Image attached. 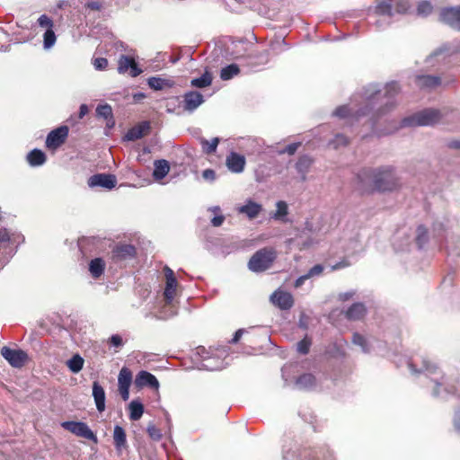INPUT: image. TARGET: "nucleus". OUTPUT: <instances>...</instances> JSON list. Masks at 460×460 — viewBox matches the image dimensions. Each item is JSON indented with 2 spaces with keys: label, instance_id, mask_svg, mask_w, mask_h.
Here are the masks:
<instances>
[{
  "label": "nucleus",
  "instance_id": "052dcab7",
  "mask_svg": "<svg viewBox=\"0 0 460 460\" xmlns=\"http://www.w3.org/2000/svg\"><path fill=\"white\" fill-rule=\"evenodd\" d=\"M203 177L206 179H214L215 172L211 169H207L203 172Z\"/></svg>",
  "mask_w": 460,
  "mask_h": 460
},
{
  "label": "nucleus",
  "instance_id": "2eb2a0df",
  "mask_svg": "<svg viewBox=\"0 0 460 460\" xmlns=\"http://www.w3.org/2000/svg\"><path fill=\"white\" fill-rule=\"evenodd\" d=\"M270 300L277 307L281 310H289L294 305L293 296L287 291L276 290L271 296Z\"/></svg>",
  "mask_w": 460,
  "mask_h": 460
},
{
  "label": "nucleus",
  "instance_id": "bb28decb",
  "mask_svg": "<svg viewBox=\"0 0 460 460\" xmlns=\"http://www.w3.org/2000/svg\"><path fill=\"white\" fill-rule=\"evenodd\" d=\"M316 384L315 376L313 374L305 373L299 376L296 380V385L299 389L307 390L313 388Z\"/></svg>",
  "mask_w": 460,
  "mask_h": 460
},
{
  "label": "nucleus",
  "instance_id": "c9c22d12",
  "mask_svg": "<svg viewBox=\"0 0 460 460\" xmlns=\"http://www.w3.org/2000/svg\"><path fill=\"white\" fill-rule=\"evenodd\" d=\"M219 141L220 140L218 137H214L210 141H208L205 138H202L200 140V144H201L203 152L207 155H211V154L215 153L217 150V147L219 144Z\"/></svg>",
  "mask_w": 460,
  "mask_h": 460
},
{
  "label": "nucleus",
  "instance_id": "9b49d317",
  "mask_svg": "<svg viewBox=\"0 0 460 460\" xmlns=\"http://www.w3.org/2000/svg\"><path fill=\"white\" fill-rule=\"evenodd\" d=\"M164 274L166 279V285L164 291V296L166 304H171L176 295L177 279L174 276V272L169 267H164Z\"/></svg>",
  "mask_w": 460,
  "mask_h": 460
},
{
  "label": "nucleus",
  "instance_id": "c85d7f7f",
  "mask_svg": "<svg viewBox=\"0 0 460 460\" xmlns=\"http://www.w3.org/2000/svg\"><path fill=\"white\" fill-rule=\"evenodd\" d=\"M366 314V307L361 303L353 304L346 312V317L349 320H359Z\"/></svg>",
  "mask_w": 460,
  "mask_h": 460
},
{
  "label": "nucleus",
  "instance_id": "e433bc0d",
  "mask_svg": "<svg viewBox=\"0 0 460 460\" xmlns=\"http://www.w3.org/2000/svg\"><path fill=\"white\" fill-rule=\"evenodd\" d=\"M416 243L419 248H422L423 245L428 242V229L424 226H419L417 227Z\"/></svg>",
  "mask_w": 460,
  "mask_h": 460
},
{
  "label": "nucleus",
  "instance_id": "72a5a7b5",
  "mask_svg": "<svg viewBox=\"0 0 460 460\" xmlns=\"http://www.w3.org/2000/svg\"><path fill=\"white\" fill-rule=\"evenodd\" d=\"M376 13L380 15H392L391 0H377L375 7Z\"/></svg>",
  "mask_w": 460,
  "mask_h": 460
},
{
  "label": "nucleus",
  "instance_id": "79ce46f5",
  "mask_svg": "<svg viewBox=\"0 0 460 460\" xmlns=\"http://www.w3.org/2000/svg\"><path fill=\"white\" fill-rule=\"evenodd\" d=\"M352 341L354 344L360 346L365 352L368 351L367 347V341L365 337L358 332L353 334Z\"/></svg>",
  "mask_w": 460,
  "mask_h": 460
},
{
  "label": "nucleus",
  "instance_id": "4be33fe9",
  "mask_svg": "<svg viewBox=\"0 0 460 460\" xmlns=\"http://www.w3.org/2000/svg\"><path fill=\"white\" fill-rule=\"evenodd\" d=\"M150 129L148 122H143L136 127L131 128L128 130L125 138L127 140L134 141L145 137Z\"/></svg>",
  "mask_w": 460,
  "mask_h": 460
},
{
  "label": "nucleus",
  "instance_id": "6e6552de",
  "mask_svg": "<svg viewBox=\"0 0 460 460\" xmlns=\"http://www.w3.org/2000/svg\"><path fill=\"white\" fill-rule=\"evenodd\" d=\"M38 24L40 27L46 29V31L43 35V45L45 49H50L54 46L57 37L53 31L54 22L46 14H42L38 19Z\"/></svg>",
  "mask_w": 460,
  "mask_h": 460
},
{
  "label": "nucleus",
  "instance_id": "f257e3e1",
  "mask_svg": "<svg viewBox=\"0 0 460 460\" xmlns=\"http://www.w3.org/2000/svg\"><path fill=\"white\" fill-rule=\"evenodd\" d=\"M358 190L361 194L391 192L400 188V179L390 165L377 168H363L358 175Z\"/></svg>",
  "mask_w": 460,
  "mask_h": 460
},
{
  "label": "nucleus",
  "instance_id": "ea45409f",
  "mask_svg": "<svg viewBox=\"0 0 460 460\" xmlns=\"http://www.w3.org/2000/svg\"><path fill=\"white\" fill-rule=\"evenodd\" d=\"M148 85L154 90H162L165 85V80L153 76L148 79Z\"/></svg>",
  "mask_w": 460,
  "mask_h": 460
},
{
  "label": "nucleus",
  "instance_id": "9d476101",
  "mask_svg": "<svg viewBox=\"0 0 460 460\" xmlns=\"http://www.w3.org/2000/svg\"><path fill=\"white\" fill-rule=\"evenodd\" d=\"M117 179L113 174L96 173L88 179V185L92 188L102 187L111 190L116 186Z\"/></svg>",
  "mask_w": 460,
  "mask_h": 460
},
{
  "label": "nucleus",
  "instance_id": "7ed1b4c3",
  "mask_svg": "<svg viewBox=\"0 0 460 460\" xmlns=\"http://www.w3.org/2000/svg\"><path fill=\"white\" fill-rule=\"evenodd\" d=\"M277 255V251L272 247L261 248L251 257L248 267L253 272L265 271L272 266Z\"/></svg>",
  "mask_w": 460,
  "mask_h": 460
},
{
  "label": "nucleus",
  "instance_id": "f8f14e48",
  "mask_svg": "<svg viewBox=\"0 0 460 460\" xmlns=\"http://www.w3.org/2000/svg\"><path fill=\"white\" fill-rule=\"evenodd\" d=\"M440 20L453 29L460 31V6L442 9Z\"/></svg>",
  "mask_w": 460,
  "mask_h": 460
},
{
  "label": "nucleus",
  "instance_id": "0eeeda50",
  "mask_svg": "<svg viewBox=\"0 0 460 460\" xmlns=\"http://www.w3.org/2000/svg\"><path fill=\"white\" fill-rule=\"evenodd\" d=\"M2 357L13 367L20 368L25 365L28 360V355L22 349H13L7 346L1 349Z\"/></svg>",
  "mask_w": 460,
  "mask_h": 460
},
{
  "label": "nucleus",
  "instance_id": "f03ea898",
  "mask_svg": "<svg viewBox=\"0 0 460 460\" xmlns=\"http://www.w3.org/2000/svg\"><path fill=\"white\" fill-rule=\"evenodd\" d=\"M400 93V86L395 82L387 84L385 93L376 91L369 95L367 103L355 114L356 119L371 114L372 119H377L395 107L394 98Z\"/></svg>",
  "mask_w": 460,
  "mask_h": 460
},
{
  "label": "nucleus",
  "instance_id": "13d9d810",
  "mask_svg": "<svg viewBox=\"0 0 460 460\" xmlns=\"http://www.w3.org/2000/svg\"><path fill=\"white\" fill-rule=\"evenodd\" d=\"M309 278H310V277H309L307 274L303 275V276H300V277H299L298 279H296V280L295 281V284H294L295 288H299V287H301V286L305 283V281L306 279H308Z\"/></svg>",
  "mask_w": 460,
  "mask_h": 460
},
{
  "label": "nucleus",
  "instance_id": "58836bf2",
  "mask_svg": "<svg viewBox=\"0 0 460 460\" xmlns=\"http://www.w3.org/2000/svg\"><path fill=\"white\" fill-rule=\"evenodd\" d=\"M313 160L307 156H301L296 163V169L299 172H305L311 166Z\"/></svg>",
  "mask_w": 460,
  "mask_h": 460
},
{
  "label": "nucleus",
  "instance_id": "c756f323",
  "mask_svg": "<svg viewBox=\"0 0 460 460\" xmlns=\"http://www.w3.org/2000/svg\"><path fill=\"white\" fill-rule=\"evenodd\" d=\"M170 165L166 160H156L155 162V169L153 176L156 180H162L169 172Z\"/></svg>",
  "mask_w": 460,
  "mask_h": 460
},
{
  "label": "nucleus",
  "instance_id": "aec40b11",
  "mask_svg": "<svg viewBox=\"0 0 460 460\" xmlns=\"http://www.w3.org/2000/svg\"><path fill=\"white\" fill-rule=\"evenodd\" d=\"M270 56L269 49H256L249 54L248 64L253 66L265 65L270 61Z\"/></svg>",
  "mask_w": 460,
  "mask_h": 460
},
{
  "label": "nucleus",
  "instance_id": "bf43d9fd",
  "mask_svg": "<svg viewBox=\"0 0 460 460\" xmlns=\"http://www.w3.org/2000/svg\"><path fill=\"white\" fill-rule=\"evenodd\" d=\"M89 111L86 104H82L79 109V119H83Z\"/></svg>",
  "mask_w": 460,
  "mask_h": 460
},
{
  "label": "nucleus",
  "instance_id": "49530a36",
  "mask_svg": "<svg viewBox=\"0 0 460 460\" xmlns=\"http://www.w3.org/2000/svg\"><path fill=\"white\" fill-rule=\"evenodd\" d=\"M417 10L419 13L427 15L431 13L432 5L429 2L423 1L419 4Z\"/></svg>",
  "mask_w": 460,
  "mask_h": 460
},
{
  "label": "nucleus",
  "instance_id": "680f3d73",
  "mask_svg": "<svg viewBox=\"0 0 460 460\" xmlns=\"http://www.w3.org/2000/svg\"><path fill=\"white\" fill-rule=\"evenodd\" d=\"M448 146L450 148H454V149H460V141H451L449 144H448Z\"/></svg>",
  "mask_w": 460,
  "mask_h": 460
},
{
  "label": "nucleus",
  "instance_id": "864d4df0",
  "mask_svg": "<svg viewBox=\"0 0 460 460\" xmlns=\"http://www.w3.org/2000/svg\"><path fill=\"white\" fill-rule=\"evenodd\" d=\"M323 267L321 264H316L309 270L307 275L311 278L316 275H320L323 272Z\"/></svg>",
  "mask_w": 460,
  "mask_h": 460
},
{
  "label": "nucleus",
  "instance_id": "c03bdc74",
  "mask_svg": "<svg viewBox=\"0 0 460 460\" xmlns=\"http://www.w3.org/2000/svg\"><path fill=\"white\" fill-rule=\"evenodd\" d=\"M146 431L149 437L155 440H159L162 438V434L159 429L155 424H149Z\"/></svg>",
  "mask_w": 460,
  "mask_h": 460
},
{
  "label": "nucleus",
  "instance_id": "37998d69",
  "mask_svg": "<svg viewBox=\"0 0 460 460\" xmlns=\"http://www.w3.org/2000/svg\"><path fill=\"white\" fill-rule=\"evenodd\" d=\"M288 215V205L285 201H279L277 203V211L274 214L275 218H280Z\"/></svg>",
  "mask_w": 460,
  "mask_h": 460
},
{
  "label": "nucleus",
  "instance_id": "603ef678",
  "mask_svg": "<svg viewBox=\"0 0 460 460\" xmlns=\"http://www.w3.org/2000/svg\"><path fill=\"white\" fill-rule=\"evenodd\" d=\"M300 146V143H292V144H289L288 145L285 149L281 152V153H287L289 155H294L297 148Z\"/></svg>",
  "mask_w": 460,
  "mask_h": 460
},
{
  "label": "nucleus",
  "instance_id": "f3484780",
  "mask_svg": "<svg viewBox=\"0 0 460 460\" xmlns=\"http://www.w3.org/2000/svg\"><path fill=\"white\" fill-rule=\"evenodd\" d=\"M135 384L137 387L148 386L155 390L159 388V382L157 378L153 374L145 370L140 371L137 375Z\"/></svg>",
  "mask_w": 460,
  "mask_h": 460
},
{
  "label": "nucleus",
  "instance_id": "dca6fc26",
  "mask_svg": "<svg viewBox=\"0 0 460 460\" xmlns=\"http://www.w3.org/2000/svg\"><path fill=\"white\" fill-rule=\"evenodd\" d=\"M245 164V157L236 152H231L226 159L228 170L234 173L242 172L244 170Z\"/></svg>",
  "mask_w": 460,
  "mask_h": 460
},
{
  "label": "nucleus",
  "instance_id": "4c0bfd02",
  "mask_svg": "<svg viewBox=\"0 0 460 460\" xmlns=\"http://www.w3.org/2000/svg\"><path fill=\"white\" fill-rule=\"evenodd\" d=\"M349 143V138L343 134H337L334 138L331 141L330 145H332L335 149L346 146Z\"/></svg>",
  "mask_w": 460,
  "mask_h": 460
},
{
  "label": "nucleus",
  "instance_id": "f704fd0d",
  "mask_svg": "<svg viewBox=\"0 0 460 460\" xmlns=\"http://www.w3.org/2000/svg\"><path fill=\"white\" fill-rule=\"evenodd\" d=\"M212 84V75L208 72H205L200 77L191 80L190 84L193 87L204 88Z\"/></svg>",
  "mask_w": 460,
  "mask_h": 460
},
{
  "label": "nucleus",
  "instance_id": "473e14b6",
  "mask_svg": "<svg viewBox=\"0 0 460 460\" xmlns=\"http://www.w3.org/2000/svg\"><path fill=\"white\" fill-rule=\"evenodd\" d=\"M84 363V358L79 354H75L67 360L66 366L73 373H78L82 370Z\"/></svg>",
  "mask_w": 460,
  "mask_h": 460
},
{
  "label": "nucleus",
  "instance_id": "5701e85b",
  "mask_svg": "<svg viewBox=\"0 0 460 460\" xmlns=\"http://www.w3.org/2000/svg\"><path fill=\"white\" fill-rule=\"evenodd\" d=\"M93 396L97 410L102 412L105 410V391L97 381L93 383Z\"/></svg>",
  "mask_w": 460,
  "mask_h": 460
},
{
  "label": "nucleus",
  "instance_id": "a19ab883",
  "mask_svg": "<svg viewBox=\"0 0 460 460\" xmlns=\"http://www.w3.org/2000/svg\"><path fill=\"white\" fill-rule=\"evenodd\" d=\"M10 240L11 236L9 231L4 227L0 228V250L5 248L10 243Z\"/></svg>",
  "mask_w": 460,
  "mask_h": 460
},
{
  "label": "nucleus",
  "instance_id": "3c124183",
  "mask_svg": "<svg viewBox=\"0 0 460 460\" xmlns=\"http://www.w3.org/2000/svg\"><path fill=\"white\" fill-rule=\"evenodd\" d=\"M334 114L340 118H347L349 114V110L347 106H340L335 110Z\"/></svg>",
  "mask_w": 460,
  "mask_h": 460
},
{
  "label": "nucleus",
  "instance_id": "a18cd8bd",
  "mask_svg": "<svg viewBox=\"0 0 460 460\" xmlns=\"http://www.w3.org/2000/svg\"><path fill=\"white\" fill-rule=\"evenodd\" d=\"M311 346V341L307 338H304L297 343V350L302 354H307Z\"/></svg>",
  "mask_w": 460,
  "mask_h": 460
},
{
  "label": "nucleus",
  "instance_id": "a878e982",
  "mask_svg": "<svg viewBox=\"0 0 460 460\" xmlns=\"http://www.w3.org/2000/svg\"><path fill=\"white\" fill-rule=\"evenodd\" d=\"M106 263L102 258L93 259L89 263V271L91 276L97 279H99L105 270Z\"/></svg>",
  "mask_w": 460,
  "mask_h": 460
},
{
  "label": "nucleus",
  "instance_id": "5fc2aeb1",
  "mask_svg": "<svg viewBox=\"0 0 460 460\" xmlns=\"http://www.w3.org/2000/svg\"><path fill=\"white\" fill-rule=\"evenodd\" d=\"M109 342L114 347H120L123 344L122 338L119 334L112 335L110 338Z\"/></svg>",
  "mask_w": 460,
  "mask_h": 460
},
{
  "label": "nucleus",
  "instance_id": "20e7f679",
  "mask_svg": "<svg viewBox=\"0 0 460 460\" xmlns=\"http://www.w3.org/2000/svg\"><path fill=\"white\" fill-rule=\"evenodd\" d=\"M441 119L438 110L426 109L402 120V127L432 126Z\"/></svg>",
  "mask_w": 460,
  "mask_h": 460
},
{
  "label": "nucleus",
  "instance_id": "8fccbe9b",
  "mask_svg": "<svg viewBox=\"0 0 460 460\" xmlns=\"http://www.w3.org/2000/svg\"><path fill=\"white\" fill-rule=\"evenodd\" d=\"M85 7L92 11H101L102 3L100 0H92L86 3Z\"/></svg>",
  "mask_w": 460,
  "mask_h": 460
},
{
  "label": "nucleus",
  "instance_id": "1a4fd4ad",
  "mask_svg": "<svg viewBox=\"0 0 460 460\" xmlns=\"http://www.w3.org/2000/svg\"><path fill=\"white\" fill-rule=\"evenodd\" d=\"M132 383V372L129 368L123 367L118 376L119 393L123 401L129 398V387Z\"/></svg>",
  "mask_w": 460,
  "mask_h": 460
},
{
  "label": "nucleus",
  "instance_id": "412c9836",
  "mask_svg": "<svg viewBox=\"0 0 460 460\" xmlns=\"http://www.w3.org/2000/svg\"><path fill=\"white\" fill-rule=\"evenodd\" d=\"M240 214L246 215L250 219L256 218L262 210L261 204L248 199L246 203L237 208Z\"/></svg>",
  "mask_w": 460,
  "mask_h": 460
},
{
  "label": "nucleus",
  "instance_id": "4468645a",
  "mask_svg": "<svg viewBox=\"0 0 460 460\" xmlns=\"http://www.w3.org/2000/svg\"><path fill=\"white\" fill-rule=\"evenodd\" d=\"M137 255V250L132 244H119L112 250V260L115 262L131 260Z\"/></svg>",
  "mask_w": 460,
  "mask_h": 460
},
{
  "label": "nucleus",
  "instance_id": "4d7b16f0",
  "mask_svg": "<svg viewBox=\"0 0 460 460\" xmlns=\"http://www.w3.org/2000/svg\"><path fill=\"white\" fill-rule=\"evenodd\" d=\"M225 220L224 216H216L212 218L211 223L214 226H220Z\"/></svg>",
  "mask_w": 460,
  "mask_h": 460
},
{
  "label": "nucleus",
  "instance_id": "6ab92c4d",
  "mask_svg": "<svg viewBox=\"0 0 460 460\" xmlns=\"http://www.w3.org/2000/svg\"><path fill=\"white\" fill-rule=\"evenodd\" d=\"M204 102L203 95L196 91H190L183 95L184 110L193 111Z\"/></svg>",
  "mask_w": 460,
  "mask_h": 460
},
{
  "label": "nucleus",
  "instance_id": "393cba45",
  "mask_svg": "<svg viewBox=\"0 0 460 460\" xmlns=\"http://www.w3.org/2000/svg\"><path fill=\"white\" fill-rule=\"evenodd\" d=\"M96 115L99 118H103L106 120V126L111 128L115 125V120L112 114V109L109 104L99 105L96 108Z\"/></svg>",
  "mask_w": 460,
  "mask_h": 460
},
{
  "label": "nucleus",
  "instance_id": "cd10ccee",
  "mask_svg": "<svg viewBox=\"0 0 460 460\" xmlns=\"http://www.w3.org/2000/svg\"><path fill=\"white\" fill-rule=\"evenodd\" d=\"M47 156L40 149H33L27 155V161L31 166H40L45 164Z\"/></svg>",
  "mask_w": 460,
  "mask_h": 460
},
{
  "label": "nucleus",
  "instance_id": "2f4dec72",
  "mask_svg": "<svg viewBox=\"0 0 460 460\" xmlns=\"http://www.w3.org/2000/svg\"><path fill=\"white\" fill-rule=\"evenodd\" d=\"M144 413V406L137 401H132L129 403V419L138 420Z\"/></svg>",
  "mask_w": 460,
  "mask_h": 460
},
{
  "label": "nucleus",
  "instance_id": "09e8293b",
  "mask_svg": "<svg viewBox=\"0 0 460 460\" xmlns=\"http://www.w3.org/2000/svg\"><path fill=\"white\" fill-rule=\"evenodd\" d=\"M350 265H351L350 261L348 259L343 258L341 261H340L339 262L332 265L331 267V270L332 271L339 270L349 267Z\"/></svg>",
  "mask_w": 460,
  "mask_h": 460
},
{
  "label": "nucleus",
  "instance_id": "ddd939ff",
  "mask_svg": "<svg viewBox=\"0 0 460 460\" xmlns=\"http://www.w3.org/2000/svg\"><path fill=\"white\" fill-rule=\"evenodd\" d=\"M129 70V75L132 77H136L142 73V70L138 68L137 64L134 58L121 55L118 61V71L120 74H124Z\"/></svg>",
  "mask_w": 460,
  "mask_h": 460
},
{
  "label": "nucleus",
  "instance_id": "e2e57ef3",
  "mask_svg": "<svg viewBox=\"0 0 460 460\" xmlns=\"http://www.w3.org/2000/svg\"><path fill=\"white\" fill-rule=\"evenodd\" d=\"M454 425L456 429L460 432V417L455 420Z\"/></svg>",
  "mask_w": 460,
  "mask_h": 460
},
{
  "label": "nucleus",
  "instance_id": "b1692460",
  "mask_svg": "<svg viewBox=\"0 0 460 460\" xmlns=\"http://www.w3.org/2000/svg\"><path fill=\"white\" fill-rule=\"evenodd\" d=\"M415 83L421 89H432L438 86L441 84V80L438 76L418 75Z\"/></svg>",
  "mask_w": 460,
  "mask_h": 460
},
{
  "label": "nucleus",
  "instance_id": "de8ad7c7",
  "mask_svg": "<svg viewBox=\"0 0 460 460\" xmlns=\"http://www.w3.org/2000/svg\"><path fill=\"white\" fill-rule=\"evenodd\" d=\"M93 66L97 70H104L108 66V60L105 58H97L93 60Z\"/></svg>",
  "mask_w": 460,
  "mask_h": 460
},
{
  "label": "nucleus",
  "instance_id": "423d86ee",
  "mask_svg": "<svg viewBox=\"0 0 460 460\" xmlns=\"http://www.w3.org/2000/svg\"><path fill=\"white\" fill-rule=\"evenodd\" d=\"M61 426L77 437L97 442V437L91 430L88 425L82 421H65Z\"/></svg>",
  "mask_w": 460,
  "mask_h": 460
},
{
  "label": "nucleus",
  "instance_id": "7c9ffc66",
  "mask_svg": "<svg viewBox=\"0 0 460 460\" xmlns=\"http://www.w3.org/2000/svg\"><path fill=\"white\" fill-rule=\"evenodd\" d=\"M239 73V66L236 64H230L221 69L220 78L224 81L230 80Z\"/></svg>",
  "mask_w": 460,
  "mask_h": 460
},
{
  "label": "nucleus",
  "instance_id": "39448f33",
  "mask_svg": "<svg viewBox=\"0 0 460 460\" xmlns=\"http://www.w3.org/2000/svg\"><path fill=\"white\" fill-rule=\"evenodd\" d=\"M69 128L67 126H60L51 130L46 138V147L55 151L59 148L67 139Z\"/></svg>",
  "mask_w": 460,
  "mask_h": 460
},
{
  "label": "nucleus",
  "instance_id": "a211bd4d",
  "mask_svg": "<svg viewBox=\"0 0 460 460\" xmlns=\"http://www.w3.org/2000/svg\"><path fill=\"white\" fill-rule=\"evenodd\" d=\"M113 443L119 456L121 455L124 449H128V447L126 431L121 426L116 425L114 427Z\"/></svg>",
  "mask_w": 460,
  "mask_h": 460
},
{
  "label": "nucleus",
  "instance_id": "6e6d98bb",
  "mask_svg": "<svg viewBox=\"0 0 460 460\" xmlns=\"http://www.w3.org/2000/svg\"><path fill=\"white\" fill-rule=\"evenodd\" d=\"M244 332H245V330H244V329H239V330H237V331L234 332V337H233V339L231 340V341H230V342H231V343H233V344L237 343V342L240 341V339H241L242 335H243Z\"/></svg>",
  "mask_w": 460,
  "mask_h": 460
}]
</instances>
